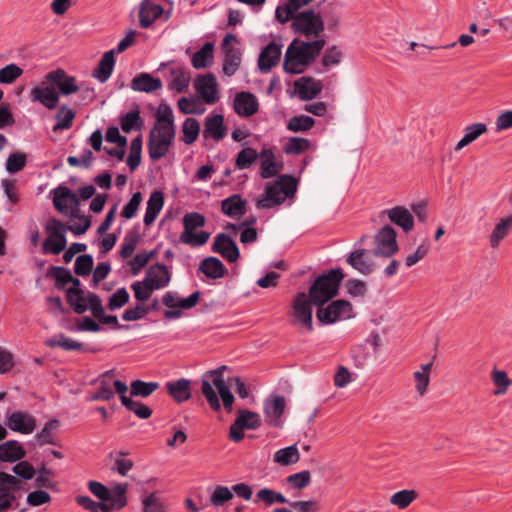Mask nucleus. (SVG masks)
Instances as JSON below:
<instances>
[{"label": "nucleus", "instance_id": "nucleus-27", "mask_svg": "<svg viewBox=\"0 0 512 512\" xmlns=\"http://www.w3.org/2000/svg\"><path fill=\"white\" fill-rule=\"evenodd\" d=\"M200 292L195 291L187 298H179L176 292H166L162 297V303L168 308L191 309L195 307L200 299Z\"/></svg>", "mask_w": 512, "mask_h": 512}, {"label": "nucleus", "instance_id": "nucleus-54", "mask_svg": "<svg viewBox=\"0 0 512 512\" xmlns=\"http://www.w3.org/2000/svg\"><path fill=\"white\" fill-rule=\"evenodd\" d=\"M257 159L258 153L255 149L244 148L236 156L235 168L238 170L248 169Z\"/></svg>", "mask_w": 512, "mask_h": 512}, {"label": "nucleus", "instance_id": "nucleus-24", "mask_svg": "<svg viewBox=\"0 0 512 512\" xmlns=\"http://www.w3.org/2000/svg\"><path fill=\"white\" fill-rule=\"evenodd\" d=\"M281 48V44L272 41L261 50L258 57V67L262 73H268L279 63Z\"/></svg>", "mask_w": 512, "mask_h": 512}, {"label": "nucleus", "instance_id": "nucleus-64", "mask_svg": "<svg viewBox=\"0 0 512 512\" xmlns=\"http://www.w3.org/2000/svg\"><path fill=\"white\" fill-rule=\"evenodd\" d=\"M143 512H166V508L156 493H151L142 499Z\"/></svg>", "mask_w": 512, "mask_h": 512}, {"label": "nucleus", "instance_id": "nucleus-19", "mask_svg": "<svg viewBox=\"0 0 512 512\" xmlns=\"http://www.w3.org/2000/svg\"><path fill=\"white\" fill-rule=\"evenodd\" d=\"M212 251L220 254L230 263H234L239 259L240 252L235 241L225 233L218 234L212 245Z\"/></svg>", "mask_w": 512, "mask_h": 512}, {"label": "nucleus", "instance_id": "nucleus-30", "mask_svg": "<svg viewBox=\"0 0 512 512\" xmlns=\"http://www.w3.org/2000/svg\"><path fill=\"white\" fill-rule=\"evenodd\" d=\"M226 135L224 118L220 114L208 116L205 119L203 136L204 138H213L215 141L222 140Z\"/></svg>", "mask_w": 512, "mask_h": 512}, {"label": "nucleus", "instance_id": "nucleus-41", "mask_svg": "<svg viewBox=\"0 0 512 512\" xmlns=\"http://www.w3.org/2000/svg\"><path fill=\"white\" fill-rule=\"evenodd\" d=\"M488 128L485 123H473L464 129V136L455 146V151H460L470 143L476 141L481 135L487 132Z\"/></svg>", "mask_w": 512, "mask_h": 512}, {"label": "nucleus", "instance_id": "nucleus-55", "mask_svg": "<svg viewBox=\"0 0 512 512\" xmlns=\"http://www.w3.org/2000/svg\"><path fill=\"white\" fill-rule=\"evenodd\" d=\"M59 427V421L50 420L45 424L43 429L36 435L39 445L55 444V431Z\"/></svg>", "mask_w": 512, "mask_h": 512}, {"label": "nucleus", "instance_id": "nucleus-39", "mask_svg": "<svg viewBox=\"0 0 512 512\" xmlns=\"http://www.w3.org/2000/svg\"><path fill=\"white\" fill-rule=\"evenodd\" d=\"M199 270L208 278L219 279L226 273L227 269L223 263L216 257H207L201 261Z\"/></svg>", "mask_w": 512, "mask_h": 512}, {"label": "nucleus", "instance_id": "nucleus-49", "mask_svg": "<svg viewBox=\"0 0 512 512\" xmlns=\"http://www.w3.org/2000/svg\"><path fill=\"white\" fill-rule=\"evenodd\" d=\"M200 132V124L195 118H187L182 124V141L187 144H193Z\"/></svg>", "mask_w": 512, "mask_h": 512}, {"label": "nucleus", "instance_id": "nucleus-36", "mask_svg": "<svg viewBox=\"0 0 512 512\" xmlns=\"http://www.w3.org/2000/svg\"><path fill=\"white\" fill-rule=\"evenodd\" d=\"M221 211L232 218L241 217L246 213V201L239 194H233L221 202Z\"/></svg>", "mask_w": 512, "mask_h": 512}, {"label": "nucleus", "instance_id": "nucleus-28", "mask_svg": "<svg viewBox=\"0 0 512 512\" xmlns=\"http://www.w3.org/2000/svg\"><path fill=\"white\" fill-rule=\"evenodd\" d=\"M164 12L163 7L160 4L153 2L152 0H144L139 9V23L142 28L150 27L155 20L162 16Z\"/></svg>", "mask_w": 512, "mask_h": 512}, {"label": "nucleus", "instance_id": "nucleus-12", "mask_svg": "<svg viewBox=\"0 0 512 512\" xmlns=\"http://www.w3.org/2000/svg\"><path fill=\"white\" fill-rule=\"evenodd\" d=\"M374 255L389 258L399 250L397 244V233L390 225L382 227L374 237Z\"/></svg>", "mask_w": 512, "mask_h": 512}, {"label": "nucleus", "instance_id": "nucleus-38", "mask_svg": "<svg viewBox=\"0 0 512 512\" xmlns=\"http://www.w3.org/2000/svg\"><path fill=\"white\" fill-rule=\"evenodd\" d=\"M115 50H109L104 53L98 66L93 71V77L99 82L105 83L111 76L115 65Z\"/></svg>", "mask_w": 512, "mask_h": 512}, {"label": "nucleus", "instance_id": "nucleus-14", "mask_svg": "<svg viewBox=\"0 0 512 512\" xmlns=\"http://www.w3.org/2000/svg\"><path fill=\"white\" fill-rule=\"evenodd\" d=\"M312 304L304 292H299L293 301V316L308 331L313 330Z\"/></svg>", "mask_w": 512, "mask_h": 512}, {"label": "nucleus", "instance_id": "nucleus-45", "mask_svg": "<svg viewBox=\"0 0 512 512\" xmlns=\"http://www.w3.org/2000/svg\"><path fill=\"white\" fill-rule=\"evenodd\" d=\"M274 462L288 466L297 463L300 460V454L296 445L279 449L274 454Z\"/></svg>", "mask_w": 512, "mask_h": 512}, {"label": "nucleus", "instance_id": "nucleus-6", "mask_svg": "<svg viewBox=\"0 0 512 512\" xmlns=\"http://www.w3.org/2000/svg\"><path fill=\"white\" fill-rule=\"evenodd\" d=\"M206 223L205 217L198 212H188L183 216L184 230L180 234L179 240L185 245L191 247H200L209 240L210 233L206 231L195 232L202 228Z\"/></svg>", "mask_w": 512, "mask_h": 512}, {"label": "nucleus", "instance_id": "nucleus-4", "mask_svg": "<svg viewBox=\"0 0 512 512\" xmlns=\"http://www.w3.org/2000/svg\"><path fill=\"white\" fill-rule=\"evenodd\" d=\"M343 278L344 273L340 268L319 276L309 289V297L313 304L321 306L336 296Z\"/></svg>", "mask_w": 512, "mask_h": 512}, {"label": "nucleus", "instance_id": "nucleus-52", "mask_svg": "<svg viewBox=\"0 0 512 512\" xmlns=\"http://www.w3.org/2000/svg\"><path fill=\"white\" fill-rule=\"evenodd\" d=\"M87 296H84L83 291H76V289L67 290V301L77 314H83L87 311L88 306L86 304Z\"/></svg>", "mask_w": 512, "mask_h": 512}, {"label": "nucleus", "instance_id": "nucleus-33", "mask_svg": "<svg viewBox=\"0 0 512 512\" xmlns=\"http://www.w3.org/2000/svg\"><path fill=\"white\" fill-rule=\"evenodd\" d=\"M166 389L168 394L178 403L187 401L191 397V384L185 378L167 382Z\"/></svg>", "mask_w": 512, "mask_h": 512}, {"label": "nucleus", "instance_id": "nucleus-47", "mask_svg": "<svg viewBox=\"0 0 512 512\" xmlns=\"http://www.w3.org/2000/svg\"><path fill=\"white\" fill-rule=\"evenodd\" d=\"M75 112L65 105H62L56 114V124L53 126V131L58 132L71 128Z\"/></svg>", "mask_w": 512, "mask_h": 512}, {"label": "nucleus", "instance_id": "nucleus-60", "mask_svg": "<svg viewBox=\"0 0 512 512\" xmlns=\"http://www.w3.org/2000/svg\"><path fill=\"white\" fill-rule=\"evenodd\" d=\"M342 58V50L337 45H332L325 50L321 59V63L325 67V69H329L332 66L340 64Z\"/></svg>", "mask_w": 512, "mask_h": 512}, {"label": "nucleus", "instance_id": "nucleus-21", "mask_svg": "<svg viewBox=\"0 0 512 512\" xmlns=\"http://www.w3.org/2000/svg\"><path fill=\"white\" fill-rule=\"evenodd\" d=\"M45 79L51 86L58 88L63 95H69L79 90L75 78L68 76L61 69L49 72L46 74Z\"/></svg>", "mask_w": 512, "mask_h": 512}, {"label": "nucleus", "instance_id": "nucleus-32", "mask_svg": "<svg viewBox=\"0 0 512 512\" xmlns=\"http://www.w3.org/2000/svg\"><path fill=\"white\" fill-rule=\"evenodd\" d=\"M346 262L355 270L363 275H369L373 272L374 266L367 257L365 249H357L351 252Z\"/></svg>", "mask_w": 512, "mask_h": 512}, {"label": "nucleus", "instance_id": "nucleus-59", "mask_svg": "<svg viewBox=\"0 0 512 512\" xmlns=\"http://www.w3.org/2000/svg\"><path fill=\"white\" fill-rule=\"evenodd\" d=\"M142 126L143 120L140 117L139 110L130 111L121 119V128L125 133H129L132 130H139Z\"/></svg>", "mask_w": 512, "mask_h": 512}, {"label": "nucleus", "instance_id": "nucleus-48", "mask_svg": "<svg viewBox=\"0 0 512 512\" xmlns=\"http://www.w3.org/2000/svg\"><path fill=\"white\" fill-rule=\"evenodd\" d=\"M159 388L158 382H145L142 380H134L130 385V395L136 397H149Z\"/></svg>", "mask_w": 512, "mask_h": 512}, {"label": "nucleus", "instance_id": "nucleus-17", "mask_svg": "<svg viewBox=\"0 0 512 512\" xmlns=\"http://www.w3.org/2000/svg\"><path fill=\"white\" fill-rule=\"evenodd\" d=\"M231 41H237V37L233 34H227L222 43V49L225 53L223 72L227 76L234 75L241 64V51L236 47L230 46Z\"/></svg>", "mask_w": 512, "mask_h": 512}, {"label": "nucleus", "instance_id": "nucleus-29", "mask_svg": "<svg viewBox=\"0 0 512 512\" xmlns=\"http://www.w3.org/2000/svg\"><path fill=\"white\" fill-rule=\"evenodd\" d=\"M312 0H288L284 5H279L275 10V19L285 24L290 21L299 10L309 5Z\"/></svg>", "mask_w": 512, "mask_h": 512}, {"label": "nucleus", "instance_id": "nucleus-18", "mask_svg": "<svg viewBox=\"0 0 512 512\" xmlns=\"http://www.w3.org/2000/svg\"><path fill=\"white\" fill-rule=\"evenodd\" d=\"M6 425L15 432L31 434L36 428V419L33 415L24 411L7 413Z\"/></svg>", "mask_w": 512, "mask_h": 512}, {"label": "nucleus", "instance_id": "nucleus-50", "mask_svg": "<svg viewBox=\"0 0 512 512\" xmlns=\"http://www.w3.org/2000/svg\"><path fill=\"white\" fill-rule=\"evenodd\" d=\"M491 379L497 389L494 391V395H504L507 393L508 388L512 385V380L508 377V374L503 370L494 368L491 372Z\"/></svg>", "mask_w": 512, "mask_h": 512}, {"label": "nucleus", "instance_id": "nucleus-8", "mask_svg": "<svg viewBox=\"0 0 512 512\" xmlns=\"http://www.w3.org/2000/svg\"><path fill=\"white\" fill-rule=\"evenodd\" d=\"M45 228L48 237L43 242V250L45 253L58 255L67 245L65 236L67 228L60 220L55 218L50 219Z\"/></svg>", "mask_w": 512, "mask_h": 512}, {"label": "nucleus", "instance_id": "nucleus-25", "mask_svg": "<svg viewBox=\"0 0 512 512\" xmlns=\"http://www.w3.org/2000/svg\"><path fill=\"white\" fill-rule=\"evenodd\" d=\"M259 108L257 97L250 92H239L234 98V110L241 117L254 115Z\"/></svg>", "mask_w": 512, "mask_h": 512}, {"label": "nucleus", "instance_id": "nucleus-26", "mask_svg": "<svg viewBox=\"0 0 512 512\" xmlns=\"http://www.w3.org/2000/svg\"><path fill=\"white\" fill-rule=\"evenodd\" d=\"M298 97L303 101L314 99L323 89V84L320 80L312 77H301L294 83Z\"/></svg>", "mask_w": 512, "mask_h": 512}, {"label": "nucleus", "instance_id": "nucleus-35", "mask_svg": "<svg viewBox=\"0 0 512 512\" xmlns=\"http://www.w3.org/2000/svg\"><path fill=\"white\" fill-rule=\"evenodd\" d=\"M512 231V214L501 218L489 235V244L492 248H498L501 241L504 240Z\"/></svg>", "mask_w": 512, "mask_h": 512}, {"label": "nucleus", "instance_id": "nucleus-61", "mask_svg": "<svg viewBox=\"0 0 512 512\" xmlns=\"http://www.w3.org/2000/svg\"><path fill=\"white\" fill-rule=\"evenodd\" d=\"M214 386L217 388L218 393L222 399L225 410L230 413L232 411V405L234 403V396L231 393L228 385L224 379H215Z\"/></svg>", "mask_w": 512, "mask_h": 512}, {"label": "nucleus", "instance_id": "nucleus-44", "mask_svg": "<svg viewBox=\"0 0 512 512\" xmlns=\"http://www.w3.org/2000/svg\"><path fill=\"white\" fill-rule=\"evenodd\" d=\"M214 45L210 42L205 43L200 50L194 53L192 57V65L196 69L206 68L213 59Z\"/></svg>", "mask_w": 512, "mask_h": 512}, {"label": "nucleus", "instance_id": "nucleus-9", "mask_svg": "<svg viewBox=\"0 0 512 512\" xmlns=\"http://www.w3.org/2000/svg\"><path fill=\"white\" fill-rule=\"evenodd\" d=\"M353 306L349 301L339 299L331 302L325 308L317 310V318L321 323L331 324L352 318Z\"/></svg>", "mask_w": 512, "mask_h": 512}, {"label": "nucleus", "instance_id": "nucleus-57", "mask_svg": "<svg viewBox=\"0 0 512 512\" xmlns=\"http://www.w3.org/2000/svg\"><path fill=\"white\" fill-rule=\"evenodd\" d=\"M47 276L53 277L56 280L55 286L59 290L64 289L72 281V274L65 267L53 266L49 269Z\"/></svg>", "mask_w": 512, "mask_h": 512}, {"label": "nucleus", "instance_id": "nucleus-46", "mask_svg": "<svg viewBox=\"0 0 512 512\" xmlns=\"http://www.w3.org/2000/svg\"><path fill=\"white\" fill-rule=\"evenodd\" d=\"M311 141L303 137H290L283 145V152L287 155H300L309 150Z\"/></svg>", "mask_w": 512, "mask_h": 512}, {"label": "nucleus", "instance_id": "nucleus-7", "mask_svg": "<svg viewBox=\"0 0 512 512\" xmlns=\"http://www.w3.org/2000/svg\"><path fill=\"white\" fill-rule=\"evenodd\" d=\"M175 137V127L162 126L160 124H154L150 131L148 140V151L149 156L152 160H159L163 158Z\"/></svg>", "mask_w": 512, "mask_h": 512}, {"label": "nucleus", "instance_id": "nucleus-22", "mask_svg": "<svg viewBox=\"0 0 512 512\" xmlns=\"http://www.w3.org/2000/svg\"><path fill=\"white\" fill-rule=\"evenodd\" d=\"M381 214L386 215L390 222L400 227L405 233H409L414 228V217L405 206H395L382 211Z\"/></svg>", "mask_w": 512, "mask_h": 512}, {"label": "nucleus", "instance_id": "nucleus-51", "mask_svg": "<svg viewBox=\"0 0 512 512\" xmlns=\"http://www.w3.org/2000/svg\"><path fill=\"white\" fill-rule=\"evenodd\" d=\"M46 345L52 348L60 347L66 351H81L83 349L82 343L73 340L69 337H66L63 334H60L55 338L47 340Z\"/></svg>", "mask_w": 512, "mask_h": 512}, {"label": "nucleus", "instance_id": "nucleus-11", "mask_svg": "<svg viewBox=\"0 0 512 512\" xmlns=\"http://www.w3.org/2000/svg\"><path fill=\"white\" fill-rule=\"evenodd\" d=\"M24 489V483L14 475L0 471V512L9 510L16 500L15 493Z\"/></svg>", "mask_w": 512, "mask_h": 512}, {"label": "nucleus", "instance_id": "nucleus-62", "mask_svg": "<svg viewBox=\"0 0 512 512\" xmlns=\"http://www.w3.org/2000/svg\"><path fill=\"white\" fill-rule=\"evenodd\" d=\"M282 162H276L274 159H264L260 163V176L263 179H269L276 176L283 169Z\"/></svg>", "mask_w": 512, "mask_h": 512}, {"label": "nucleus", "instance_id": "nucleus-37", "mask_svg": "<svg viewBox=\"0 0 512 512\" xmlns=\"http://www.w3.org/2000/svg\"><path fill=\"white\" fill-rule=\"evenodd\" d=\"M168 88L177 93L184 92L190 83V75L182 66H174L170 69Z\"/></svg>", "mask_w": 512, "mask_h": 512}, {"label": "nucleus", "instance_id": "nucleus-23", "mask_svg": "<svg viewBox=\"0 0 512 512\" xmlns=\"http://www.w3.org/2000/svg\"><path fill=\"white\" fill-rule=\"evenodd\" d=\"M144 280L150 285V289L156 291L165 288L169 284L171 274L166 265L157 263L147 269Z\"/></svg>", "mask_w": 512, "mask_h": 512}, {"label": "nucleus", "instance_id": "nucleus-42", "mask_svg": "<svg viewBox=\"0 0 512 512\" xmlns=\"http://www.w3.org/2000/svg\"><path fill=\"white\" fill-rule=\"evenodd\" d=\"M432 366V362L422 364L420 370L413 373L415 389L420 396H424L428 392Z\"/></svg>", "mask_w": 512, "mask_h": 512}, {"label": "nucleus", "instance_id": "nucleus-56", "mask_svg": "<svg viewBox=\"0 0 512 512\" xmlns=\"http://www.w3.org/2000/svg\"><path fill=\"white\" fill-rule=\"evenodd\" d=\"M314 124L315 120L310 116H294L288 121L287 129L292 132H305L310 130Z\"/></svg>", "mask_w": 512, "mask_h": 512}, {"label": "nucleus", "instance_id": "nucleus-53", "mask_svg": "<svg viewBox=\"0 0 512 512\" xmlns=\"http://www.w3.org/2000/svg\"><path fill=\"white\" fill-rule=\"evenodd\" d=\"M418 497L415 490H401L394 493L390 498V503L399 509L407 508Z\"/></svg>", "mask_w": 512, "mask_h": 512}, {"label": "nucleus", "instance_id": "nucleus-10", "mask_svg": "<svg viewBox=\"0 0 512 512\" xmlns=\"http://www.w3.org/2000/svg\"><path fill=\"white\" fill-rule=\"evenodd\" d=\"M261 426L260 415L256 412L240 409L238 416L230 426L229 439L235 443L244 438V430H255Z\"/></svg>", "mask_w": 512, "mask_h": 512}, {"label": "nucleus", "instance_id": "nucleus-5", "mask_svg": "<svg viewBox=\"0 0 512 512\" xmlns=\"http://www.w3.org/2000/svg\"><path fill=\"white\" fill-rule=\"evenodd\" d=\"M290 28L295 34L308 39H318L324 31V20L321 13L315 9H307L297 13L290 19Z\"/></svg>", "mask_w": 512, "mask_h": 512}, {"label": "nucleus", "instance_id": "nucleus-16", "mask_svg": "<svg viewBox=\"0 0 512 512\" xmlns=\"http://www.w3.org/2000/svg\"><path fill=\"white\" fill-rule=\"evenodd\" d=\"M286 408V400L281 395H271L264 401V416L267 424L281 427V417Z\"/></svg>", "mask_w": 512, "mask_h": 512}, {"label": "nucleus", "instance_id": "nucleus-3", "mask_svg": "<svg viewBox=\"0 0 512 512\" xmlns=\"http://www.w3.org/2000/svg\"><path fill=\"white\" fill-rule=\"evenodd\" d=\"M297 180L291 175H281L273 184H268L264 194L256 202L259 209H269L282 204L295 195Z\"/></svg>", "mask_w": 512, "mask_h": 512}, {"label": "nucleus", "instance_id": "nucleus-58", "mask_svg": "<svg viewBox=\"0 0 512 512\" xmlns=\"http://www.w3.org/2000/svg\"><path fill=\"white\" fill-rule=\"evenodd\" d=\"M23 74V69L15 63H10L0 69V84L14 83Z\"/></svg>", "mask_w": 512, "mask_h": 512}, {"label": "nucleus", "instance_id": "nucleus-20", "mask_svg": "<svg viewBox=\"0 0 512 512\" xmlns=\"http://www.w3.org/2000/svg\"><path fill=\"white\" fill-rule=\"evenodd\" d=\"M194 87L206 103L213 104L218 100L217 82L214 75L198 76L194 81Z\"/></svg>", "mask_w": 512, "mask_h": 512}, {"label": "nucleus", "instance_id": "nucleus-31", "mask_svg": "<svg viewBox=\"0 0 512 512\" xmlns=\"http://www.w3.org/2000/svg\"><path fill=\"white\" fill-rule=\"evenodd\" d=\"M26 451L17 440H8L0 444V461L14 463L22 460Z\"/></svg>", "mask_w": 512, "mask_h": 512}, {"label": "nucleus", "instance_id": "nucleus-63", "mask_svg": "<svg viewBox=\"0 0 512 512\" xmlns=\"http://www.w3.org/2000/svg\"><path fill=\"white\" fill-rule=\"evenodd\" d=\"M233 498V492L226 486L218 485L210 496V502L213 506L220 507Z\"/></svg>", "mask_w": 512, "mask_h": 512}, {"label": "nucleus", "instance_id": "nucleus-40", "mask_svg": "<svg viewBox=\"0 0 512 512\" xmlns=\"http://www.w3.org/2000/svg\"><path fill=\"white\" fill-rule=\"evenodd\" d=\"M317 8L320 9L318 12L321 13L323 17L324 26L326 25L328 30H335L340 21V15L336 5L324 0L317 4Z\"/></svg>", "mask_w": 512, "mask_h": 512}, {"label": "nucleus", "instance_id": "nucleus-13", "mask_svg": "<svg viewBox=\"0 0 512 512\" xmlns=\"http://www.w3.org/2000/svg\"><path fill=\"white\" fill-rule=\"evenodd\" d=\"M226 369H227V367L223 365L221 367H218L217 369L210 370V371L206 372L202 377L201 392L204 395V397L206 398L211 409L214 411H219L221 409V404H220L218 395L213 388L214 380L215 379H224L223 371Z\"/></svg>", "mask_w": 512, "mask_h": 512}, {"label": "nucleus", "instance_id": "nucleus-1", "mask_svg": "<svg viewBox=\"0 0 512 512\" xmlns=\"http://www.w3.org/2000/svg\"><path fill=\"white\" fill-rule=\"evenodd\" d=\"M326 41L316 39L313 41H299L294 39L288 46L285 56L283 69L289 74H301L306 66L311 64L320 55Z\"/></svg>", "mask_w": 512, "mask_h": 512}, {"label": "nucleus", "instance_id": "nucleus-2", "mask_svg": "<svg viewBox=\"0 0 512 512\" xmlns=\"http://www.w3.org/2000/svg\"><path fill=\"white\" fill-rule=\"evenodd\" d=\"M53 195V205L57 211L65 216H70L75 221L70 225H65L67 230L75 235L84 234L91 226V220L84 215H78L80 201L77 195L68 187L59 185L51 191Z\"/></svg>", "mask_w": 512, "mask_h": 512}, {"label": "nucleus", "instance_id": "nucleus-43", "mask_svg": "<svg viewBox=\"0 0 512 512\" xmlns=\"http://www.w3.org/2000/svg\"><path fill=\"white\" fill-rule=\"evenodd\" d=\"M127 483H118L112 488L108 489V499L105 502H111L114 504L117 510H121L127 505Z\"/></svg>", "mask_w": 512, "mask_h": 512}, {"label": "nucleus", "instance_id": "nucleus-34", "mask_svg": "<svg viewBox=\"0 0 512 512\" xmlns=\"http://www.w3.org/2000/svg\"><path fill=\"white\" fill-rule=\"evenodd\" d=\"M162 81L151 76L149 73H140L131 82L134 91L152 93L162 88Z\"/></svg>", "mask_w": 512, "mask_h": 512}, {"label": "nucleus", "instance_id": "nucleus-15", "mask_svg": "<svg viewBox=\"0 0 512 512\" xmlns=\"http://www.w3.org/2000/svg\"><path fill=\"white\" fill-rule=\"evenodd\" d=\"M30 98L33 102L41 103L49 110L55 109L59 102L58 92L46 79L31 89Z\"/></svg>", "mask_w": 512, "mask_h": 512}]
</instances>
